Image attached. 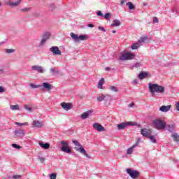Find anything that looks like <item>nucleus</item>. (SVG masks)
<instances>
[{
	"label": "nucleus",
	"mask_w": 179,
	"mask_h": 179,
	"mask_svg": "<svg viewBox=\"0 0 179 179\" xmlns=\"http://www.w3.org/2000/svg\"><path fill=\"white\" fill-rule=\"evenodd\" d=\"M148 88L152 97H156V93H160L161 94H163V93L166 92V88L159 84L150 83Z\"/></svg>",
	"instance_id": "obj_1"
},
{
	"label": "nucleus",
	"mask_w": 179,
	"mask_h": 179,
	"mask_svg": "<svg viewBox=\"0 0 179 179\" xmlns=\"http://www.w3.org/2000/svg\"><path fill=\"white\" fill-rule=\"evenodd\" d=\"M72 142L76 146L75 149L76 150H77V152H79L80 153H81V155H83L84 156H85V157H87V159L90 158V156L87 155V153L86 152V150L83 148L82 145H80V143H79V141H78L77 140H72Z\"/></svg>",
	"instance_id": "obj_2"
},
{
	"label": "nucleus",
	"mask_w": 179,
	"mask_h": 179,
	"mask_svg": "<svg viewBox=\"0 0 179 179\" xmlns=\"http://www.w3.org/2000/svg\"><path fill=\"white\" fill-rule=\"evenodd\" d=\"M70 36L71 38H73V41H75V43H79L80 41H85L86 40H88L89 38V35L85 34V35L78 36V34L73 32H71L70 34Z\"/></svg>",
	"instance_id": "obj_3"
},
{
	"label": "nucleus",
	"mask_w": 179,
	"mask_h": 179,
	"mask_svg": "<svg viewBox=\"0 0 179 179\" xmlns=\"http://www.w3.org/2000/svg\"><path fill=\"white\" fill-rule=\"evenodd\" d=\"M136 57V55L131 52H127L124 53L122 52L121 55L119 57V59L120 61H131V59H135Z\"/></svg>",
	"instance_id": "obj_4"
},
{
	"label": "nucleus",
	"mask_w": 179,
	"mask_h": 179,
	"mask_svg": "<svg viewBox=\"0 0 179 179\" xmlns=\"http://www.w3.org/2000/svg\"><path fill=\"white\" fill-rule=\"evenodd\" d=\"M153 125L157 129H160L161 131L166 129V123L162 120H154Z\"/></svg>",
	"instance_id": "obj_5"
},
{
	"label": "nucleus",
	"mask_w": 179,
	"mask_h": 179,
	"mask_svg": "<svg viewBox=\"0 0 179 179\" xmlns=\"http://www.w3.org/2000/svg\"><path fill=\"white\" fill-rule=\"evenodd\" d=\"M134 125L135 123H134V122H124L117 124V127L119 131H121L122 129H125L127 127H134Z\"/></svg>",
	"instance_id": "obj_6"
},
{
	"label": "nucleus",
	"mask_w": 179,
	"mask_h": 179,
	"mask_svg": "<svg viewBox=\"0 0 179 179\" xmlns=\"http://www.w3.org/2000/svg\"><path fill=\"white\" fill-rule=\"evenodd\" d=\"M61 150L62 152H64L65 153H71V152H72V149H71L69 146V143H68L66 141H61Z\"/></svg>",
	"instance_id": "obj_7"
},
{
	"label": "nucleus",
	"mask_w": 179,
	"mask_h": 179,
	"mask_svg": "<svg viewBox=\"0 0 179 179\" xmlns=\"http://www.w3.org/2000/svg\"><path fill=\"white\" fill-rule=\"evenodd\" d=\"M25 134L26 131H24V130L22 129H16L14 131V138L16 139H22Z\"/></svg>",
	"instance_id": "obj_8"
},
{
	"label": "nucleus",
	"mask_w": 179,
	"mask_h": 179,
	"mask_svg": "<svg viewBox=\"0 0 179 179\" xmlns=\"http://www.w3.org/2000/svg\"><path fill=\"white\" fill-rule=\"evenodd\" d=\"M127 173L133 179H136V177H138L139 176V172L138 171L132 170L131 169H127Z\"/></svg>",
	"instance_id": "obj_9"
},
{
	"label": "nucleus",
	"mask_w": 179,
	"mask_h": 179,
	"mask_svg": "<svg viewBox=\"0 0 179 179\" xmlns=\"http://www.w3.org/2000/svg\"><path fill=\"white\" fill-rule=\"evenodd\" d=\"M50 37H51V34L50 32L45 33L42 37V40L41 41V43L38 45L39 47H43V45H44V43H45V41H47V40H48Z\"/></svg>",
	"instance_id": "obj_10"
},
{
	"label": "nucleus",
	"mask_w": 179,
	"mask_h": 179,
	"mask_svg": "<svg viewBox=\"0 0 179 179\" xmlns=\"http://www.w3.org/2000/svg\"><path fill=\"white\" fill-rule=\"evenodd\" d=\"M61 106L62 108H64V110L68 111V110H71L73 107V105L72 103L63 102L61 103Z\"/></svg>",
	"instance_id": "obj_11"
},
{
	"label": "nucleus",
	"mask_w": 179,
	"mask_h": 179,
	"mask_svg": "<svg viewBox=\"0 0 179 179\" xmlns=\"http://www.w3.org/2000/svg\"><path fill=\"white\" fill-rule=\"evenodd\" d=\"M141 134L145 138H149L150 136L152 135V131L150 129L144 128L141 130Z\"/></svg>",
	"instance_id": "obj_12"
},
{
	"label": "nucleus",
	"mask_w": 179,
	"mask_h": 179,
	"mask_svg": "<svg viewBox=\"0 0 179 179\" xmlns=\"http://www.w3.org/2000/svg\"><path fill=\"white\" fill-rule=\"evenodd\" d=\"M93 128H94V129H96L98 132H104V131H106V129L104 128V127H103V125L99 123H94Z\"/></svg>",
	"instance_id": "obj_13"
},
{
	"label": "nucleus",
	"mask_w": 179,
	"mask_h": 179,
	"mask_svg": "<svg viewBox=\"0 0 179 179\" xmlns=\"http://www.w3.org/2000/svg\"><path fill=\"white\" fill-rule=\"evenodd\" d=\"M50 51H51L54 55H61V50L57 46H52L50 48Z\"/></svg>",
	"instance_id": "obj_14"
},
{
	"label": "nucleus",
	"mask_w": 179,
	"mask_h": 179,
	"mask_svg": "<svg viewBox=\"0 0 179 179\" xmlns=\"http://www.w3.org/2000/svg\"><path fill=\"white\" fill-rule=\"evenodd\" d=\"M32 71H36V72H38L39 73H44V69H43V66L35 65L31 66Z\"/></svg>",
	"instance_id": "obj_15"
},
{
	"label": "nucleus",
	"mask_w": 179,
	"mask_h": 179,
	"mask_svg": "<svg viewBox=\"0 0 179 179\" xmlns=\"http://www.w3.org/2000/svg\"><path fill=\"white\" fill-rule=\"evenodd\" d=\"M22 0H17V1L13 2L10 0L8 2L6 3V4L10 5V6H11L12 8H15V6H19L22 3Z\"/></svg>",
	"instance_id": "obj_16"
},
{
	"label": "nucleus",
	"mask_w": 179,
	"mask_h": 179,
	"mask_svg": "<svg viewBox=\"0 0 179 179\" xmlns=\"http://www.w3.org/2000/svg\"><path fill=\"white\" fill-rule=\"evenodd\" d=\"M170 108H171V106H162L159 108V111H162V113H167V111L170 110Z\"/></svg>",
	"instance_id": "obj_17"
},
{
	"label": "nucleus",
	"mask_w": 179,
	"mask_h": 179,
	"mask_svg": "<svg viewBox=\"0 0 179 179\" xmlns=\"http://www.w3.org/2000/svg\"><path fill=\"white\" fill-rule=\"evenodd\" d=\"M169 132H174L176 131V124H166V127Z\"/></svg>",
	"instance_id": "obj_18"
},
{
	"label": "nucleus",
	"mask_w": 179,
	"mask_h": 179,
	"mask_svg": "<svg viewBox=\"0 0 179 179\" xmlns=\"http://www.w3.org/2000/svg\"><path fill=\"white\" fill-rule=\"evenodd\" d=\"M92 113H93V110H88V111L85 112L83 114H81L82 120H86V118H89V117L90 116V114H92Z\"/></svg>",
	"instance_id": "obj_19"
},
{
	"label": "nucleus",
	"mask_w": 179,
	"mask_h": 179,
	"mask_svg": "<svg viewBox=\"0 0 179 179\" xmlns=\"http://www.w3.org/2000/svg\"><path fill=\"white\" fill-rule=\"evenodd\" d=\"M32 125L34 128H41V127H43V123L38 120H34Z\"/></svg>",
	"instance_id": "obj_20"
},
{
	"label": "nucleus",
	"mask_w": 179,
	"mask_h": 179,
	"mask_svg": "<svg viewBox=\"0 0 179 179\" xmlns=\"http://www.w3.org/2000/svg\"><path fill=\"white\" fill-rule=\"evenodd\" d=\"M42 89L45 90H51L52 89V85L48 83H43Z\"/></svg>",
	"instance_id": "obj_21"
},
{
	"label": "nucleus",
	"mask_w": 179,
	"mask_h": 179,
	"mask_svg": "<svg viewBox=\"0 0 179 179\" xmlns=\"http://www.w3.org/2000/svg\"><path fill=\"white\" fill-rule=\"evenodd\" d=\"M39 146H41L42 149H45V150L50 149V143H43V141H40Z\"/></svg>",
	"instance_id": "obj_22"
},
{
	"label": "nucleus",
	"mask_w": 179,
	"mask_h": 179,
	"mask_svg": "<svg viewBox=\"0 0 179 179\" xmlns=\"http://www.w3.org/2000/svg\"><path fill=\"white\" fill-rule=\"evenodd\" d=\"M148 72H145V71H141L139 74H138V78L140 80H142V79H145L146 78H148Z\"/></svg>",
	"instance_id": "obj_23"
},
{
	"label": "nucleus",
	"mask_w": 179,
	"mask_h": 179,
	"mask_svg": "<svg viewBox=\"0 0 179 179\" xmlns=\"http://www.w3.org/2000/svg\"><path fill=\"white\" fill-rule=\"evenodd\" d=\"M111 26L112 27H118L119 26H121V22L118 20H114Z\"/></svg>",
	"instance_id": "obj_24"
},
{
	"label": "nucleus",
	"mask_w": 179,
	"mask_h": 179,
	"mask_svg": "<svg viewBox=\"0 0 179 179\" xmlns=\"http://www.w3.org/2000/svg\"><path fill=\"white\" fill-rule=\"evenodd\" d=\"M137 145L138 144H134L133 146L128 148L127 152V155H132V153H134V149H135V148H136Z\"/></svg>",
	"instance_id": "obj_25"
},
{
	"label": "nucleus",
	"mask_w": 179,
	"mask_h": 179,
	"mask_svg": "<svg viewBox=\"0 0 179 179\" xmlns=\"http://www.w3.org/2000/svg\"><path fill=\"white\" fill-rule=\"evenodd\" d=\"M10 110H12V111H19L20 110V107L19 106V105H10Z\"/></svg>",
	"instance_id": "obj_26"
},
{
	"label": "nucleus",
	"mask_w": 179,
	"mask_h": 179,
	"mask_svg": "<svg viewBox=\"0 0 179 179\" xmlns=\"http://www.w3.org/2000/svg\"><path fill=\"white\" fill-rule=\"evenodd\" d=\"M141 47V44L138 42L134 43L131 45V50H138Z\"/></svg>",
	"instance_id": "obj_27"
},
{
	"label": "nucleus",
	"mask_w": 179,
	"mask_h": 179,
	"mask_svg": "<svg viewBox=\"0 0 179 179\" xmlns=\"http://www.w3.org/2000/svg\"><path fill=\"white\" fill-rule=\"evenodd\" d=\"M171 138H173V141H175V142H179V135L177 133H173L171 135Z\"/></svg>",
	"instance_id": "obj_28"
},
{
	"label": "nucleus",
	"mask_w": 179,
	"mask_h": 179,
	"mask_svg": "<svg viewBox=\"0 0 179 179\" xmlns=\"http://www.w3.org/2000/svg\"><path fill=\"white\" fill-rule=\"evenodd\" d=\"M103 85H104V78H101L98 83V89H103Z\"/></svg>",
	"instance_id": "obj_29"
},
{
	"label": "nucleus",
	"mask_w": 179,
	"mask_h": 179,
	"mask_svg": "<svg viewBox=\"0 0 179 179\" xmlns=\"http://www.w3.org/2000/svg\"><path fill=\"white\" fill-rule=\"evenodd\" d=\"M126 6H128L129 10H134L135 9V6H134V3H132V2L131 1L127 3Z\"/></svg>",
	"instance_id": "obj_30"
},
{
	"label": "nucleus",
	"mask_w": 179,
	"mask_h": 179,
	"mask_svg": "<svg viewBox=\"0 0 179 179\" xmlns=\"http://www.w3.org/2000/svg\"><path fill=\"white\" fill-rule=\"evenodd\" d=\"M106 97H107L106 95H101L96 98L97 101H107V99H106Z\"/></svg>",
	"instance_id": "obj_31"
},
{
	"label": "nucleus",
	"mask_w": 179,
	"mask_h": 179,
	"mask_svg": "<svg viewBox=\"0 0 179 179\" xmlns=\"http://www.w3.org/2000/svg\"><path fill=\"white\" fill-rule=\"evenodd\" d=\"M148 139H150V141L152 143H156L157 141H156V138H155V136H151V134H150Z\"/></svg>",
	"instance_id": "obj_32"
},
{
	"label": "nucleus",
	"mask_w": 179,
	"mask_h": 179,
	"mask_svg": "<svg viewBox=\"0 0 179 179\" xmlns=\"http://www.w3.org/2000/svg\"><path fill=\"white\" fill-rule=\"evenodd\" d=\"M48 8L50 10H54V9H55V4L54 3H50L48 4Z\"/></svg>",
	"instance_id": "obj_33"
},
{
	"label": "nucleus",
	"mask_w": 179,
	"mask_h": 179,
	"mask_svg": "<svg viewBox=\"0 0 179 179\" xmlns=\"http://www.w3.org/2000/svg\"><path fill=\"white\" fill-rule=\"evenodd\" d=\"M15 125H18V127H23V126H27L29 125L28 122H24V123H20V122H15Z\"/></svg>",
	"instance_id": "obj_34"
},
{
	"label": "nucleus",
	"mask_w": 179,
	"mask_h": 179,
	"mask_svg": "<svg viewBox=\"0 0 179 179\" xmlns=\"http://www.w3.org/2000/svg\"><path fill=\"white\" fill-rule=\"evenodd\" d=\"M103 17L106 20H110V17H111V14L110 13H107L103 15Z\"/></svg>",
	"instance_id": "obj_35"
},
{
	"label": "nucleus",
	"mask_w": 179,
	"mask_h": 179,
	"mask_svg": "<svg viewBox=\"0 0 179 179\" xmlns=\"http://www.w3.org/2000/svg\"><path fill=\"white\" fill-rule=\"evenodd\" d=\"M50 72L51 73H53V75H55L56 73H58L59 71L57 70L55 68H51Z\"/></svg>",
	"instance_id": "obj_36"
},
{
	"label": "nucleus",
	"mask_w": 179,
	"mask_h": 179,
	"mask_svg": "<svg viewBox=\"0 0 179 179\" xmlns=\"http://www.w3.org/2000/svg\"><path fill=\"white\" fill-rule=\"evenodd\" d=\"M30 87H32L33 89H38V87H41V85H34L33 83H30Z\"/></svg>",
	"instance_id": "obj_37"
},
{
	"label": "nucleus",
	"mask_w": 179,
	"mask_h": 179,
	"mask_svg": "<svg viewBox=\"0 0 179 179\" xmlns=\"http://www.w3.org/2000/svg\"><path fill=\"white\" fill-rule=\"evenodd\" d=\"M146 40H148V38L146 37H141L139 41H138V43H139V44H141V43H145V41H146Z\"/></svg>",
	"instance_id": "obj_38"
},
{
	"label": "nucleus",
	"mask_w": 179,
	"mask_h": 179,
	"mask_svg": "<svg viewBox=\"0 0 179 179\" xmlns=\"http://www.w3.org/2000/svg\"><path fill=\"white\" fill-rule=\"evenodd\" d=\"M11 146H12L13 148H14L15 149H22V146H20V145H17V144H16V143H13V144L11 145Z\"/></svg>",
	"instance_id": "obj_39"
},
{
	"label": "nucleus",
	"mask_w": 179,
	"mask_h": 179,
	"mask_svg": "<svg viewBox=\"0 0 179 179\" xmlns=\"http://www.w3.org/2000/svg\"><path fill=\"white\" fill-rule=\"evenodd\" d=\"M24 108L25 110H27V111H29V113H31V111H33V108L27 106V105H25L24 106Z\"/></svg>",
	"instance_id": "obj_40"
},
{
	"label": "nucleus",
	"mask_w": 179,
	"mask_h": 179,
	"mask_svg": "<svg viewBox=\"0 0 179 179\" xmlns=\"http://www.w3.org/2000/svg\"><path fill=\"white\" fill-rule=\"evenodd\" d=\"M96 16H99L100 17H104V15L100 10H98L96 12Z\"/></svg>",
	"instance_id": "obj_41"
},
{
	"label": "nucleus",
	"mask_w": 179,
	"mask_h": 179,
	"mask_svg": "<svg viewBox=\"0 0 179 179\" xmlns=\"http://www.w3.org/2000/svg\"><path fill=\"white\" fill-rule=\"evenodd\" d=\"M152 23L153 24L159 23V18H157V17H154L152 20Z\"/></svg>",
	"instance_id": "obj_42"
},
{
	"label": "nucleus",
	"mask_w": 179,
	"mask_h": 179,
	"mask_svg": "<svg viewBox=\"0 0 179 179\" xmlns=\"http://www.w3.org/2000/svg\"><path fill=\"white\" fill-rule=\"evenodd\" d=\"M31 9V8H24L21 9V12L22 13H26V12H29V10H30Z\"/></svg>",
	"instance_id": "obj_43"
},
{
	"label": "nucleus",
	"mask_w": 179,
	"mask_h": 179,
	"mask_svg": "<svg viewBox=\"0 0 179 179\" xmlns=\"http://www.w3.org/2000/svg\"><path fill=\"white\" fill-rule=\"evenodd\" d=\"M6 52H7L8 54H12V52H15V50L14 49H6Z\"/></svg>",
	"instance_id": "obj_44"
},
{
	"label": "nucleus",
	"mask_w": 179,
	"mask_h": 179,
	"mask_svg": "<svg viewBox=\"0 0 179 179\" xmlns=\"http://www.w3.org/2000/svg\"><path fill=\"white\" fill-rule=\"evenodd\" d=\"M110 90H112V92H118V88H117V87H115V86H112V87H110Z\"/></svg>",
	"instance_id": "obj_45"
},
{
	"label": "nucleus",
	"mask_w": 179,
	"mask_h": 179,
	"mask_svg": "<svg viewBox=\"0 0 179 179\" xmlns=\"http://www.w3.org/2000/svg\"><path fill=\"white\" fill-rule=\"evenodd\" d=\"M141 64L139 62H137L134 64H133V68H139V66H141Z\"/></svg>",
	"instance_id": "obj_46"
},
{
	"label": "nucleus",
	"mask_w": 179,
	"mask_h": 179,
	"mask_svg": "<svg viewBox=\"0 0 179 179\" xmlns=\"http://www.w3.org/2000/svg\"><path fill=\"white\" fill-rule=\"evenodd\" d=\"M12 178H13V179L22 178V176H20V175H14V176H13Z\"/></svg>",
	"instance_id": "obj_47"
},
{
	"label": "nucleus",
	"mask_w": 179,
	"mask_h": 179,
	"mask_svg": "<svg viewBox=\"0 0 179 179\" xmlns=\"http://www.w3.org/2000/svg\"><path fill=\"white\" fill-rule=\"evenodd\" d=\"M57 178V174L56 173H51L50 174V179H56Z\"/></svg>",
	"instance_id": "obj_48"
},
{
	"label": "nucleus",
	"mask_w": 179,
	"mask_h": 179,
	"mask_svg": "<svg viewBox=\"0 0 179 179\" xmlns=\"http://www.w3.org/2000/svg\"><path fill=\"white\" fill-rule=\"evenodd\" d=\"M98 29H99V30H101V31H103V33H106V29H104V27H98Z\"/></svg>",
	"instance_id": "obj_49"
},
{
	"label": "nucleus",
	"mask_w": 179,
	"mask_h": 179,
	"mask_svg": "<svg viewBox=\"0 0 179 179\" xmlns=\"http://www.w3.org/2000/svg\"><path fill=\"white\" fill-rule=\"evenodd\" d=\"M5 92V88L2 86H0V93H3Z\"/></svg>",
	"instance_id": "obj_50"
},
{
	"label": "nucleus",
	"mask_w": 179,
	"mask_h": 179,
	"mask_svg": "<svg viewBox=\"0 0 179 179\" xmlns=\"http://www.w3.org/2000/svg\"><path fill=\"white\" fill-rule=\"evenodd\" d=\"M38 159L42 163L45 160L44 157H38Z\"/></svg>",
	"instance_id": "obj_51"
},
{
	"label": "nucleus",
	"mask_w": 179,
	"mask_h": 179,
	"mask_svg": "<svg viewBox=\"0 0 179 179\" xmlns=\"http://www.w3.org/2000/svg\"><path fill=\"white\" fill-rule=\"evenodd\" d=\"M1 75H5V70H3V69H0V76Z\"/></svg>",
	"instance_id": "obj_52"
},
{
	"label": "nucleus",
	"mask_w": 179,
	"mask_h": 179,
	"mask_svg": "<svg viewBox=\"0 0 179 179\" xmlns=\"http://www.w3.org/2000/svg\"><path fill=\"white\" fill-rule=\"evenodd\" d=\"M132 85H138V80L135 79L132 81Z\"/></svg>",
	"instance_id": "obj_53"
},
{
	"label": "nucleus",
	"mask_w": 179,
	"mask_h": 179,
	"mask_svg": "<svg viewBox=\"0 0 179 179\" xmlns=\"http://www.w3.org/2000/svg\"><path fill=\"white\" fill-rule=\"evenodd\" d=\"M125 2H127V0H121L120 5H124V3H125Z\"/></svg>",
	"instance_id": "obj_54"
},
{
	"label": "nucleus",
	"mask_w": 179,
	"mask_h": 179,
	"mask_svg": "<svg viewBox=\"0 0 179 179\" xmlns=\"http://www.w3.org/2000/svg\"><path fill=\"white\" fill-rule=\"evenodd\" d=\"M134 106H135V103L131 102L128 106L129 107H134Z\"/></svg>",
	"instance_id": "obj_55"
},
{
	"label": "nucleus",
	"mask_w": 179,
	"mask_h": 179,
	"mask_svg": "<svg viewBox=\"0 0 179 179\" xmlns=\"http://www.w3.org/2000/svg\"><path fill=\"white\" fill-rule=\"evenodd\" d=\"M88 27H94V24H88Z\"/></svg>",
	"instance_id": "obj_56"
},
{
	"label": "nucleus",
	"mask_w": 179,
	"mask_h": 179,
	"mask_svg": "<svg viewBox=\"0 0 179 179\" xmlns=\"http://www.w3.org/2000/svg\"><path fill=\"white\" fill-rule=\"evenodd\" d=\"M106 71H111V68L110 67H106Z\"/></svg>",
	"instance_id": "obj_57"
},
{
	"label": "nucleus",
	"mask_w": 179,
	"mask_h": 179,
	"mask_svg": "<svg viewBox=\"0 0 179 179\" xmlns=\"http://www.w3.org/2000/svg\"><path fill=\"white\" fill-rule=\"evenodd\" d=\"M112 33H117V31H115V30H113V31H112Z\"/></svg>",
	"instance_id": "obj_58"
},
{
	"label": "nucleus",
	"mask_w": 179,
	"mask_h": 179,
	"mask_svg": "<svg viewBox=\"0 0 179 179\" xmlns=\"http://www.w3.org/2000/svg\"><path fill=\"white\" fill-rule=\"evenodd\" d=\"M1 6H2V2L0 1V7H1Z\"/></svg>",
	"instance_id": "obj_59"
},
{
	"label": "nucleus",
	"mask_w": 179,
	"mask_h": 179,
	"mask_svg": "<svg viewBox=\"0 0 179 179\" xmlns=\"http://www.w3.org/2000/svg\"><path fill=\"white\" fill-rule=\"evenodd\" d=\"M172 12H173V13L176 12V10H175V9H173V10H172Z\"/></svg>",
	"instance_id": "obj_60"
},
{
	"label": "nucleus",
	"mask_w": 179,
	"mask_h": 179,
	"mask_svg": "<svg viewBox=\"0 0 179 179\" xmlns=\"http://www.w3.org/2000/svg\"><path fill=\"white\" fill-rule=\"evenodd\" d=\"M28 1H31V0H28Z\"/></svg>",
	"instance_id": "obj_61"
}]
</instances>
